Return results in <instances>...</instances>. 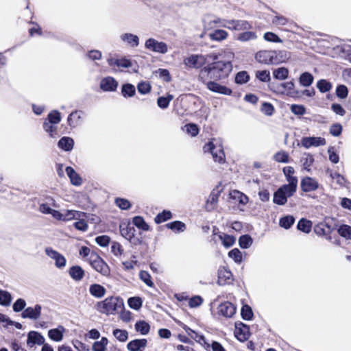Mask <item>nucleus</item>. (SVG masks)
Instances as JSON below:
<instances>
[{
	"label": "nucleus",
	"instance_id": "f257e3e1",
	"mask_svg": "<svg viewBox=\"0 0 351 351\" xmlns=\"http://www.w3.org/2000/svg\"><path fill=\"white\" fill-rule=\"evenodd\" d=\"M123 307V301L117 296L106 298L102 301L97 302L95 304L96 310L102 314H114Z\"/></svg>",
	"mask_w": 351,
	"mask_h": 351
},
{
	"label": "nucleus",
	"instance_id": "f03ea898",
	"mask_svg": "<svg viewBox=\"0 0 351 351\" xmlns=\"http://www.w3.org/2000/svg\"><path fill=\"white\" fill-rule=\"evenodd\" d=\"M212 69L211 79L215 81L226 78L232 70L230 61H217L210 64Z\"/></svg>",
	"mask_w": 351,
	"mask_h": 351
},
{
	"label": "nucleus",
	"instance_id": "7ed1b4c3",
	"mask_svg": "<svg viewBox=\"0 0 351 351\" xmlns=\"http://www.w3.org/2000/svg\"><path fill=\"white\" fill-rule=\"evenodd\" d=\"M215 23H219L221 27L234 31L249 30L252 28V25L245 20H221L219 19L217 21H215Z\"/></svg>",
	"mask_w": 351,
	"mask_h": 351
},
{
	"label": "nucleus",
	"instance_id": "20e7f679",
	"mask_svg": "<svg viewBox=\"0 0 351 351\" xmlns=\"http://www.w3.org/2000/svg\"><path fill=\"white\" fill-rule=\"evenodd\" d=\"M89 263L92 267L102 276H110V269L108 265L96 252L91 253Z\"/></svg>",
	"mask_w": 351,
	"mask_h": 351
},
{
	"label": "nucleus",
	"instance_id": "39448f33",
	"mask_svg": "<svg viewBox=\"0 0 351 351\" xmlns=\"http://www.w3.org/2000/svg\"><path fill=\"white\" fill-rule=\"evenodd\" d=\"M204 151L206 153H210L215 162L219 163L225 162V154L220 143H215L213 141H210L204 146Z\"/></svg>",
	"mask_w": 351,
	"mask_h": 351
},
{
	"label": "nucleus",
	"instance_id": "423d86ee",
	"mask_svg": "<svg viewBox=\"0 0 351 351\" xmlns=\"http://www.w3.org/2000/svg\"><path fill=\"white\" fill-rule=\"evenodd\" d=\"M207 57L212 58L213 60L217 59V56H203V55H191V56L184 60V64L190 68H200L204 65L206 62Z\"/></svg>",
	"mask_w": 351,
	"mask_h": 351
},
{
	"label": "nucleus",
	"instance_id": "0eeeda50",
	"mask_svg": "<svg viewBox=\"0 0 351 351\" xmlns=\"http://www.w3.org/2000/svg\"><path fill=\"white\" fill-rule=\"evenodd\" d=\"M295 191H291L289 187L282 185L274 193L273 202L278 205H285L287 198L293 196Z\"/></svg>",
	"mask_w": 351,
	"mask_h": 351
},
{
	"label": "nucleus",
	"instance_id": "6e6552de",
	"mask_svg": "<svg viewBox=\"0 0 351 351\" xmlns=\"http://www.w3.org/2000/svg\"><path fill=\"white\" fill-rule=\"evenodd\" d=\"M145 47L153 52L165 54L168 51V46L164 42H160L157 40L150 38L145 43Z\"/></svg>",
	"mask_w": 351,
	"mask_h": 351
},
{
	"label": "nucleus",
	"instance_id": "1a4fd4ad",
	"mask_svg": "<svg viewBox=\"0 0 351 351\" xmlns=\"http://www.w3.org/2000/svg\"><path fill=\"white\" fill-rule=\"evenodd\" d=\"M294 83L292 81L282 83H272L271 89L278 93L287 95H293L294 93Z\"/></svg>",
	"mask_w": 351,
	"mask_h": 351
},
{
	"label": "nucleus",
	"instance_id": "9d476101",
	"mask_svg": "<svg viewBox=\"0 0 351 351\" xmlns=\"http://www.w3.org/2000/svg\"><path fill=\"white\" fill-rule=\"evenodd\" d=\"M283 173L288 182V184L284 186L289 187L291 191H296L298 180L297 177L293 176L295 173L294 169L290 166L285 167L283 168Z\"/></svg>",
	"mask_w": 351,
	"mask_h": 351
},
{
	"label": "nucleus",
	"instance_id": "9b49d317",
	"mask_svg": "<svg viewBox=\"0 0 351 351\" xmlns=\"http://www.w3.org/2000/svg\"><path fill=\"white\" fill-rule=\"evenodd\" d=\"M45 252L48 256L55 261V265L58 268L62 269L65 267L66 258L60 253L53 250L51 247H46Z\"/></svg>",
	"mask_w": 351,
	"mask_h": 351
},
{
	"label": "nucleus",
	"instance_id": "f8f14e48",
	"mask_svg": "<svg viewBox=\"0 0 351 351\" xmlns=\"http://www.w3.org/2000/svg\"><path fill=\"white\" fill-rule=\"evenodd\" d=\"M255 58L262 64H274V51H260L256 53Z\"/></svg>",
	"mask_w": 351,
	"mask_h": 351
},
{
	"label": "nucleus",
	"instance_id": "ddd939ff",
	"mask_svg": "<svg viewBox=\"0 0 351 351\" xmlns=\"http://www.w3.org/2000/svg\"><path fill=\"white\" fill-rule=\"evenodd\" d=\"M326 143V141L325 138L322 137H303L301 139V145L306 149H308L311 147L325 145Z\"/></svg>",
	"mask_w": 351,
	"mask_h": 351
},
{
	"label": "nucleus",
	"instance_id": "4468645a",
	"mask_svg": "<svg viewBox=\"0 0 351 351\" xmlns=\"http://www.w3.org/2000/svg\"><path fill=\"white\" fill-rule=\"evenodd\" d=\"M99 87L103 91L113 92L117 90L118 82L114 77L108 76L101 80Z\"/></svg>",
	"mask_w": 351,
	"mask_h": 351
},
{
	"label": "nucleus",
	"instance_id": "2eb2a0df",
	"mask_svg": "<svg viewBox=\"0 0 351 351\" xmlns=\"http://www.w3.org/2000/svg\"><path fill=\"white\" fill-rule=\"evenodd\" d=\"M206 87L212 92L225 95H230L232 93L230 88L217 83L215 80L207 82Z\"/></svg>",
	"mask_w": 351,
	"mask_h": 351
},
{
	"label": "nucleus",
	"instance_id": "dca6fc26",
	"mask_svg": "<svg viewBox=\"0 0 351 351\" xmlns=\"http://www.w3.org/2000/svg\"><path fill=\"white\" fill-rule=\"evenodd\" d=\"M300 186L303 191L311 192L318 189L319 183L315 179L307 176L301 180Z\"/></svg>",
	"mask_w": 351,
	"mask_h": 351
},
{
	"label": "nucleus",
	"instance_id": "f3484780",
	"mask_svg": "<svg viewBox=\"0 0 351 351\" xmlns=\"http://www.w3.org/2000/svg\"><path fill=\"white\" fill-rule=\"evenodd\" d=\"M218 312L226 317H232L236 313V307L230 302H224L219 306Z\"/></svg>",
	"mask_w": 351,
	"mask_h": 351
},
{
	"label": "nucleus",
	"instance_id": "a211bd4d",
	"mask_svg": "<svg viewBox=\"0 0 351 351\" xmlns=\"http://www.w3.org/2000/svg\"><path fill=\"white\" fill-rule=\"evenodd\" d=\"M234 335L238 340L245 341L249 337V328L241 322L239 324L236 323Z\"/></svg>",
	"mask_w": 351,
	"mask_h": 351
},
{
	"label": "nucleus",
	"instance_id": "6ab92c4d",
	"mask_svg": "<svg viewBox=\"0 0 351 351\" xmlns=\"http://www.w3.org/2000/svg\"><path fill=\"white\" fill-rule=\"evenodd\" d=\"M147 345L146 339H136L128 343L127 348L129 351H145Z\"/></svg>",
	"mask_w": 351,
	"mask_h": 351
},
{
	"label": "nucleus",
	"instance_id": "aec40b11",
	"mask_svg": "<svg viewBox=\"0 0 351 351\" xmlns=\"http://www.w3.org/2000/svg\"><path fill=\"white\" fill-rule=\"evenodd\" d=\"M232 280V272L226 268L221 267L218 270V283L219 285H226L230 283Z\"/></svg>",
	"mask_w": 351,
	"mask_h": 351
},
{
	"label": "nucleus",
	"instance_id": "412c9836",
	"mask_svg": "<svg viewBox=\"0 0 351 351\" xmlns=\"http://www.w3.org/2000/svg\"><path fill=\"white\" fill-rule=\"evenodd\" d=\"M45 339L44 337L38 332L30 331L27 335V343L30 347L35 344L43 345L45 343Z\"/></svg>",
	"mask_w": 351,
	"mask_h": 351
},
{
	"label": "nucleus",
	"instance_id": "4be33fe9",
	"mask_svg": "<svg viewBox=\"0 0 351 351\" xmlns=\"http://www.w3.org/2000/svg\"><path fill=\"white\" fill-rule=\"evenodd\" d=\"M41 313V306L36 304L34 308L28 307L25 308L22 313L23 318H29L32 319H37Z\"/></svg>",
	"mask_w": 351,
	"mask_h": 351
},
{
	"label": "nucleus",
	"instance_id": "5701e85b",
	"mask_svg": "<svg viewBox=\"0 0 351 351\" xmlns=\"http://www.w3.org/2000/svg\"><path fill=\"white\" fill-rule=\"evenodd\" d=\"M84 112L80 110L73 111L67 118L68 125L71 128H75L80 124Z\"/></svg>",
	"mask_w": 351,
	"mask_h": 351
},
{
	"label": "nucleus",
	"instance_id": "b1692460",
	"mask_svg": "<svg viewBox=\"0 0 351 351\" xmlns=\"http://www.w3.org/2000/svg\"><path fill=\"white\" fill-rule=\"evenodd\" d=\"M65 328L62 326H58L56 328L50 329L48 331L49 337L54 341H61L63 339Z\"/></svg>",
	"mask_w": 351,
	"mask_h": 351
},
{
	"label": "nucleus",
	"instance_id": "393cba45",
	"mask_svg": "<svg viewBox=\"0 0 351 351\" xmlns=\"http://www.w3.org/2000/svg\"><path fill=\"white\" fill-rule=\"evenodd\" d=\"M89 293L96 298H101L106 295V289L102 285L94 283L90 285Z\"/></svg>",
	"mask_w": 351,
	"mask_h": 351
},
{
	"label": "nucleus",
	"instance_id": "a878e982",
	"mask_svg": "<svg viewBox=\"0 0 351 351\" xmlns=\"http://www.w3.org/2000/svg\"><path fill=\"white\" fill-rule=\"evenodd\" d=\"M120 38L132 47H136L139 45V38L133 34H123L120 36Z\"/></svg>",
	"mask_w": 351,
	"mask_h": 351
},
{
	"label": "nucleus",
	"instance_id": "bb28decb",
	"mask_svg": "<svg viewBox=\"0 0 351 351\" xmlns=\"http://www.w3.org/2000/svg\"><path fill=\"white\" fill-rule=\"evenodd\" d=\"M219 193V191L215 189L211 191L209 197L206 201V208L207 210L210 211L215 209L218 202Z\"/></svg>",
	"mask_w": 351,
	"mask_h": 351
},
{
	"label": "nucleus",
	"instance_id": "cd10ccee",
	"mask_svg": "<svg viewBox=\"0 0 351 351\" xmlns=\"http://www.w3.org/2000/svg\"><path fill=\"white\" fill-rule=\"evenodd\" d=\"M68 177L69 178L72 184L80 186L82 183V178L78 173L71 167H67L65 169Z\"/></svg>",
	"mask_w": 351,
	"mask_h": 351
},
{
	"label": "nucleus",
	"instance_id": "c85d7f7f",
	"mask_svg": "<svg viewBox=\"0 0 351 351\" xmlns=\"http://www.w3.org/2000/svg\"><path fill=\"white\" fill-rule=\"evenodd\" d=\"M58 145L60 149L66 152H70L73 148L74 141L71 137L64 136L59 140Z\"/></svg>",
	"mask_w": 351,
	"mask_h": 351
},
{
	"label": "nucleus",
	"instance_id": "c756f323",
	"mask_svg": "<svg viewBox=\"0 0 351 351\" xmlns=\"http://www.w3.org/2000/svg\"><path fill=\"white\" fill-rule=\"evenodd\" d=\"M314 232L318 236L329 235L332 232V228L326 223H319L314 227Z\"/></svg>",
	"mask_w": 351,
	"mask_h": 351
},
{
	"label": "nucleus",
	"instance_id": "7c9ffc66",
	"mask_svg": "<svg viewBox=\"0 0 351 351\" xmlns=\"http://www.w3.org/2000/svg\"><path fill=\"white\" fill-rule=\"evenodd\" d=\"M69 274L75 281H80L84 278V270L80 266H72L69 269Z\"/></svg>",
	"mask_w": 351,
	"mask_h": 351
},
{
	"label": "nucleus",
	"instance_id": "2f4dec72",
	"mask_svg": "<svg viewBox=\"0 0 351 351\" xmlns=\"http://www.w3.org/2000/svg\"><path fill=\"white\" fill-rule=\"evenodd\" d=\"M208 36L210 39L213 41L221 42L226 40L228 38V34L226 31L219 29H215L213 32L209 33Z\"/></svg>",
	"mask_w": 351,
	"mask_h": 351
},
{
	"label": "nucleus",
	"instance_id": "473e14b6",
	"mask_svg": "<svg viewBox=\"0 0 351 351\" xmlns=\"http://www.w3.org/2000/svg\"><path fill=\"white\" fill-rule=\"evenodd\" d=\"M211 72L212 69L210 64L204 66L200 70L198 77L199 80L207 86V82H210L209 80H212Z\"/></svg>",
	"mask_w": 351,
	"mask_h": 351
},
{
	"label": "nucleus",
	"instance_id": "72a5a7b5",
	"mask_svg": "<svg viewBox=\"0 0 351 351\" xmlns=\"http://www.w3.org/2000/svg\"><path fill=\"white\" fill-rule=\"evenodd\" d=\"M291 57L290 53L285 50L274 51V64L285 62Z\"/></svg>",
	"mask_w": 351,
	"mask_h": 351
},
{
	"label": "nucleus",
	"instance_id": "f704fd0d",
	"mask_svg": "<svg viewBox=\"0 0 351 351\" xmlns=\"http://www.w3.org/2000/svg\"><path fill=\"white\" fill-rule=\"evenodd\" d=\"M120 232L121 235L128 240L134 237L136 230L134 227L132 226L130 224H124L120 226Z\"/></svg>",
	"mask_w": 351,
	"mask_h": 351
},
{
	"label": "nucleus",
	"instance_id": "c9c22d12",
	"mask_svg": "<svg viewBox=\"0 0 351 351\" xmlns=\"http://www.w3.org/2000/svg\"><path fill=\"white\" fill-rule=\"evenodd\" d=\"M165 226L167 228L171 229L176 233L182 232L186 228L185 223L180 221H174L168 223L165 225Z\"/></svg>",
	"mask_w": 351,
	"mask_h": 351
},
{
	"label": "nucleus",
	"instance_id": "e433bc0d",
	"mask_svg": "<svg viewBox=\"0 0 351 351\" xmlns=\"http://www.w3.org/2000/svg\"><path fill=\"white\" fill-rule=\"evenodd\" d=\"M84 213L76 211L74 210H66L63 211L62 221H69L74 219H80Z\"/></svg>",
	"mask_w": 351,
	"mask_h": 351
},
{
	"label": "nucleus",
	"instance_id": "4c0bfd02",
	"mask_svg": "<svg viewBox=\"0 0 351 351\" xmlns=\"http://www.w3.org/2000/svg\"><path fill=\"white\" fill-rule=\"evenodd\" d=\"M297 228L304 233H309L311 231L312 222L305 218H302L298 223Z\"/></svg>",
	"mask_w": 351,
	"mask_h": 351
},
{
	"label": "nucleus",
	"instance_id": "58836bf2",
	"mask_svg": "<svg viewBox=\"0 0 351 351\" xmlns=\"http://www.w3.org/2000/svg\"><path fill=\"white\" fill-rule=\"evenodd\" d=\"M136 93L135 86L132 84H124L121 87V95L124 97H133Z\"/></svg>",
	"mask_w": 351,
	"mask_h": 351
},
{
	"label": "nucleus",
	"instance_id": "ea45409f",
	"mask_svg": "<svg viewBox=\"0 0 351 351\" xmlns=\"http://www.w3.org/2000/svg\"><path fill=\"white\" fill-rule=\"evenodd\" d=\"M314 77L313 75L308 72L302 73L299 78L300 84L303 86H310L313 82Z\"/></svg>",
	"mask_w": 351,
	"mask_h": 351
},
{
	"label": "nucleus",
	"instance_id": "a19ab883",
	"mask_svg": "<svg viewBox=\"0 0 351 351\" xmlns=\"http://www.w3.org/2000/svg\"><path fill=\"white\" fill-rule=\"evenodd\" d=\"M48 201L46 203L41 204L39 207V210L44 214H51L52 208L50 205L56 207V202L53 198L49 197L47 199Z\"/></svg>",
	"mask_w": 351,
	"mask_h": 351
},
{
	"label": "nucleus",
	"instance_id": "79ce46f5",
	"mask_svg": "<svg viewBox=\"0 0 351 351\" xmlns=\"http://www.w3.org/2000/svg\"><path fill=\"white\" fill-rule=\"evenodd\" d=\"M135 330L139 332L143 335H146L149 333L150 326L148 323L145 321H138L135 324Z\"/></svg>",
	"mask_w": 351,
	"mask_h": 351
},
{
	"label": "nucleus",
	"instance_id": "37998d69",
	"mask_svg": "<svg viewBox=\"0 0 351 351\" xmlns=\"http://www.w3.org/2000/svg\"><path fill=\"white\" fill-rule=\"evenodd\" d=\"M133 224L138 228L147 231L149 230V226L145 222L144 219L141 216H136L132 219Z\"/></svg>",
	"mask_w": 351,
	"mask_h": 351
},
{
	"label": "nucleus",
	"instance_id": "c03bdc74",
	"mask_svg": "<svg viewBox=\"0 0 351 351\" xmlns=\"http://www.w3.org/2000/svg\"><path fill=\"white\" fill-rule=\"evenodd\" d=\"M295 222V218L292 215H287L281 217L279 221L280 227L285 229H289Z\"/></svg>",
	"mask_w": 351,
	"mask_h": 351
},
{
	"label": "nucleus",
	"instance_id": "a18cd8bd",
	"mask_svg": "<svg viewBox=\"0 0 351 351\" xmlns=\"http://www.w3.org/2000/svg\"><path fill=\"white\" fill-rule=\"evenodd\" d=\"M300 161L304 169L308 171H310V167L314 162L313 156L310 154L305 153L301 158Z\"/></svg>",
	"mask_w": 351,
	"mask_h": 351
},
{
	"label": "nucleus",
	"instance_id": "49530a36",
	"mask_svg": "<svg viewBox=\"0 0 351 351\" xmlns=\"http://www.w3.org/2000/svg\"><path fill=\"white\" fill-rule=\"evenodd\" d=\"M253 243L252 238L249 234H244L239 237V246L243 249L249 248Z\"/></svg>",
	"mask_w": 351,
	"mask_h": 351
},
{
	"label": "nucleus",
	"instance_id": "de8ad7c7",
	"mask_svg": "<svg viewBox=\"0 0 351 351\" xmlns=\"http://www.w3.org/2000/svg\"><path fill=\"white\" fill-rule=\"evenodd\" d=\"M332 87V84L326 80L322 79L317 82V88L322 93L330 91Z\"/></svg>",
	"mask_w": 351,
	"mask_h": 351
},
{
	"label": "nucleus",
	"instance_id": "09e8293b",
	"mask_svg": "<svg viewBox=\"0 0 351 351\" xmlns=\"http://www.w3.org/2000/svg\"><path fill=\"white\" fill-rule=\"evenodd\" d=\"M273 75L274 78L282 80L288 77L289 70L285 67L278 68L274 71Z\"/></svg>",
	"mask_w": 351,
	"mask_h": 351
},
{
	"label": "nucleus",
	"instance_id": "8fccbe9b",
	"mask_svg": "<svg viewBox=\"0 0 351 351\" xmlns=\"http://www.w3.org/2000/svg\"><path fill=\"white\" fill-rule=\"evenodd\" d=\"M219 237L221 241L222 244L226 247H231L235 242V238L233 236H230L224 233L219 235Z\"/></svg>",
	"mask_w": 351,
	"mask_h": 351
},
{
	"label": "nucleus",
	"instance_id": "3c124183",
	"mask_svg": "<svg viewBox=\"0 0 351 351\" xmlns=\"http://www.w3.org/2000/svg\"><path fill=\"white\" fill-rule=\"evenodd\" d=\"M338 233L346 239H351V226L343 224L337 229Z\"/></svg>",
	"mask_w": 351,
	"mask_h": 351
},
{
	"label": "nucleus",
	"instance_id": "603ef678",
	"mask_svg": "<svg viewBox=\"0 0 351 351\" xmlns=\"http://www.w3.org/2000/svg\"><path fill=\"white\" fill-rule=\"evenodd\" d=\"M43 129L51 138H56L58 135L57 127L53 125V123H49L47 121L43 123Z\"/></svg>",
	"mask_w": 351,
	"mask_h": 351
},
{
	"label": "nucleus",
	"instance_id": "864d4df0",
	"mask_svg": "<svg viewBox=\"0 0 351 351\" xmlns=\"http://www.w3.org/2000/svg\"><path fill=\"white\" fill-rule=\"evenodd\" d=\"M172 217V214L169 210H163L158 213L154 219L156 223H161Z\"/></svg>",
	"mask_w": 351,
	"mask_h": 351
},
{
	"label": "nucleus",
	"instance_id": "5fc2aeb1",
	"mask_svg": "<svg viewBox=\"0 0 351 351\" xmlns=\"http://www.w3.org/2000/svg\"><path fill=\"white\" fill-rule=\"evenodd\" d=\"M245 32H243L238 35L237 40L242 41V42H246L249 41L250 40H255L256 38V35L253 32H250L248 30H245Z\"/></svg>",
	"mask_w": 351,
	"mask_h": 351
},
{
	"label": "nucleus",
	"instance_id": "6e6d98bb",
	"mask_svg": "<svg viewBox=\"0 0 351 351\" xmlns=\"http://www.w3.org/2000/svg\"><path fill=\"white\" fill-rule=\"evenodd\" d=\"M172 99L173 96L171 95H168L167 97H159L157 99V104L159 108L166 109Z\"/></svg>",
	"mask_w": 351,
	"mask_h": 351
},
{
	"label": "nucleus",
	"instance_id": "4d7b16f0",
	"mask_svg": "<svg viewBox=\"0 0 351 351\" xmlns=\"http://www.w3.org/2000/svg\"><path fill=\"white\" fill-rule=\"evenodd\" d=\"M128 303L131 308L138 310L142 306L143 301L139 297H132L128 299Z\"/></svg>",
	"mask_w": 351,
	"mask_h": 351
},
{
	"label": "nucleus",
	"instance_id": "13d9d810",
	"mask_svg": "<svg viewBox=\"0 0 351 351\" xmlns=\"http://www.w3.org/2000/svg\"><path fill=\"white\" fill-rule=\"evenodd\" d=\"M113 335L121 342H125L128 338V332L125 330L115 329L113 330Z\"/></svg>",
	"mask_w": 351,
	"mask_h": 351
},
{
	"label": "nucleus",
	"instance_id": "bf43d9fd",
	"mask_svg": "<svg viewBox=\"0 0 351 351\" xmlns=\"http://www.w3.org/2000/svg\"><path fill=\"white\" fill-rule=\"evenodd\" d=\"M12 300L11 295L6 291L0 290V304L2 306H9Z\"/></svg>",
	"mask_w": 351,
	"mask_h": 351
},
{
	"label": "nucleus",
	"instance_id": "052dcab7",
	"mask_svg": "<svg viewBox=\"0 0 351 351\" xmlns=\"http://www.w3.org/2000/svg\"><path fill=\"white\" fill-rule=\"evenodd\" d=\"M241 315L243 319L250 320L253 317L252 308L247 304L243 305L241 308Z\"/></svg>",
	"mask_w": 351,
	"mask_h": 351
},
{
	"label": "nucleus",
	"instance_id": "680f3d73",
	"mask_svg": "<svg viewBox=\"0 0 351 351\" xmlns=\"http://www.w3.org/2000/svg\"><path fill=\"white\" fill-rule=\"evenodd\" d=\"M228 256L230 258H232L237 263H241L243 261L242 253L237 248H234L230 250L228 252Z\"/></svg>",
	"mask_w": 351,
	"mask_h": 351
},
{
	"label": "nucleus",
	"instance_id": "e2e57ef3",
	"mask_svg": "<svg viewBox=\"0 0 351 351\" xmlns=\"http://www.w3.org/2000/svg\"><path fill=\"white\" fill-rule=\"evenodd\" d=\"M61 120L60 113L57 110H53L47 116V122L58 124Z\"/></svg>",
	"mask_w": 351,
	"mask_h": 351
},
{
	"label": "nucleus",
	"instance_id": "0e129e2a",
	"mask_svg": "<svg viewBox=\"0 0 351 351\" xmlns=\"http://www.w3.org/2000/svg\"><path fill=\"white\" fill-rule=\"evenodd\" d=\"M115 204L121 210H128L132 206V204L128 199L120 197L115 199Z\"/></svg>",
	"mask_w": 351,
	"mask_h": 351
},
{
	"label": "nucleus",
	"instance_id": "69168bd1",
	"mask_svg": "<svg viewBox=\"0 0 351 351\" xmlns=\"http://www.w3.org/2000/svg\"><path fill=\"white\" fill-rule=\"evenodd\" d=\"M250 80V76L246 71H240L235 76V82L237 84H245Z\"/></svg>",
	"mask_w": 351,
	"mask_h": 351
},
{
	"label": "nucleus",
	"instance_id": "338daca9",
	"mask_svg": "<svg viewBox=\"0 0 351 351\" xmlns=\"http://www.w3.org/2000/svg\"><path fill=\"white\" fill-rule=\"evenodd\" d=\"M138 91L143 95L147 94L151 90V85L148 82H141L137 85Z\"/></svg>",
	"mask_w": 351,
	"mask_h": 351
},
{
	"label": "nucleus",
	"instance_id": "774afa93",
	"mask_svg": "<svg viewBox=\"0 0 351 351\" xmlns=\"http://www.w3.org/2000/svg\"><path fill=\"white\" fill-rule=\"evenodd\" d=\"M256 77L261 82H267L271 80L270 73L268 71H258L256 73Z\"/></svg>",
	"mask_w": 351,
	"mask_h": 351
}]
</instances>
